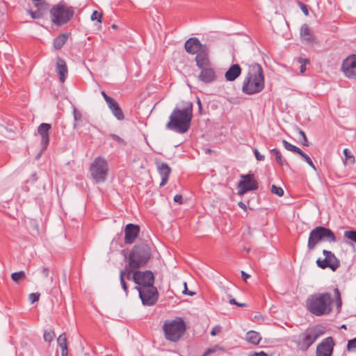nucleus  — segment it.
Wrapping results in <instances>:
<instances>
[{"instance_id":"f257e3e1","label":"nucleus","mask_w":356,"mask_h":356,"mask_svg":"<svg viewBox=\"0 0 356 356\" xmlns=\"http://www.w3.org/2000/svg\"><path fill=\"white\" fill-rule=\"evenodd\" d=\"M192 118L193 104L188 102L182 109L178 107L173 109L165 127L177 133L184 134L190 129Z\"/></svg>"},{"instance_id":"f03ea898","label":"nucleus","mask_w":356,"mask_h":356,"mask_svg":"<svg viewBox=\"0 0 356 356\" xmlns=\"http://www.w3.org/2000/svg\"><path fill=\"white\" fill-rule=\"evenodd\" d=\"M334 299L330 293H314L306 300L307 310L316 316L330 314L332 311Z\"/></svg>"},{"instance_id":"7ed1b4c3","label":"nucleus","mask_w":356,"mask_h":356,"mask_svg":"<svg viewBox=\"0 0 356 356\" xmlns=\"http://www.w3.org/2000/svg\"><path fill=\"white\" fill-rule=\"evenodd\" d=\"M246 73L242 83L241 89H263L264 87V74L261 66L255 63H245Z\"/></svg>"},{"instance_id":"20e7f679","label":"nucleus","mask_w":356,"mask_h":356,"mask_svg":"<svg viewBox=\"0 0 356 356\" xmlns=\"http://www.w3.org/2000/svg\"><path fill=\"white\" fill-rule=\"evenodd\" d=\"M337 239L334 233L329 228L318 226L309 233L307 248L309 250H314L321 242L335 243Z\"/></svg>"},{"instance_id":"39448f33","label":"nucleus","mask_w":356,"mask_h":356,"mask_svg":"<svg viewBox=\"0 0 356 356\" xmlns=\"http://www.w3.org/2000/svg\"><path fill=\"white\" fill-rule=\"evenodd\" d=\"M324 333L323 327L319 325L307 328L299 334L296 341L297 347L301 351L307 350Z\"/></svg>"},{"instance_id":"423d86ee","label":"nucleus","mask_w":356,"mask_h":356,"mask_svg":"<svg viewBox=\"0 0 356 356\" xmlns=\"http://www.w3.org/2000/svg\"><path fill=\"white\" fill-rule=\"evenodd\" d=\"M150 247L146 243L135 245L129 255V262L133 267H143L151 257Z\"/></svg>"},{"instance_id":"0eeeda50","label":"nucleus","mask_w":356,"mask_h":356,"mask_svg":"<svg viewBox=\"0 0 356 356\" xmlns=\"http://www.w3.org/2000/svg\"><path fill=\"white\" fill-rule=\"evenodd\" d=\"M163 330L167 340L176 342L184 334L186 325L181 318L177 317L174 320L165 321L163 325Z\"/></svg>"},{"instance_id":"6e6552de","label":"nucleus","mask_w":356,"mask_h":356,"mask_svg":"<svg viewBox=\"0 0 356 356\" xmlns=\"http://www.w3.org/2000/svg\"><path fill=\"white\" fill-rule=\"evenodd\" d=\"M74 15L72 7H68L64 3L54 6L50 10L51 22L56 25H62L68 22Z\"/></svg>"},{"instance_id":"1a4fd4ad","label":"nucleus","mask_w":356,"mask_h":356,"mask_svg":"<svg viewBox=\"0 0 356 356\" xmlns=\"http://www.w3.org/2000/svg\"><path fill=\"white\" fill-rule=\"evenodd\" d=\"M108 171L107 161L102 157H97L90 166V175L96 184L106 181Z\"/></svg>"},{"instance_id":"9d476101","label":"nucleus","mask_w":356,"mask_h":356,"mask_svg":"<svg viewBox=\"0 0 356 356\" xmlns=\"http://www.w3.org/2000/svg\"><path fill=\"white\" fill-rule=\"evenodd\" d=\"M136 289L139 293V297L143 305L153 306L156 303L159 298V293L154 286L145 288L136 287Z\"/></svg>"},{"instance_id":"9b49d317","label":"nucleus","mask_w":356,"mask_h":356,"mask_svg":"<svg viewBox=\"0 0 356 356\" xmlns=\"http://www.w3.org/2000/svg\"><path fill=\"white\" fill-rule=\"evenodd\" d=\"M133 281L138 285L137 287L145 288L154 286V276L152 271L136 270L133 275Z\"/></svg>"},{"instance_id":"f8f14e48","label":"nucleus","mask_w":356,"mask_h":356,"mask_svg":"<svg viewBox=\"0 0 356 356\" xmlns=\"http://www.w3.org/2000/svg\"><path fill=\"white\" fill-rule=\"evenodd\" d=\"M323 254L325 259L323 260L318 259L316 261L317 266L322 269L330 268L332 270L335 271L340 266L339 260L330 250H323Z\"/></svg>"},{"instance_id":"ddd939ff","label":"nucleus","mask_w":356,"mask_h":356,"mask_svg":"<svg viewBox=\"0 0 356 356\" xmlns=\"http://www.w3.org/2000/svg\"><path fill=\"white\" fill-rule=\"evenodd\" d=\"M241 177L243 180L238 184V195H241L249 191H254L258 188V184L253 174L241 175Z\"/></svg>"},{"instance_id":"4468645a","label":"nucleus","mask_w":356,"mask_h":356,"mask_svg":"<svg viewBox=\"0 0 356 356\" xmlns=\"http://www.w3.org/2000/svg\"><path fill=\"white\" fill-rule=\"evenodd\" d=\"M341 70L348 79H356V55L352 54L345 58L341 65Z\"/></svg>"},{"instance_id":"2eb2a0df","label":"nucleus","mask_w":356,"mask_h":356,"mask_svg":"<svg viewBox=\"0 0 356 356\" xmlns=\"http://www.w3.org/2000/svg\"><path fill=\"white\" fill-rule=\"evenodd\" d=\"M334 343L332 337H328L316 346V356H332L333 354Z\"/></svg>"},{"instance_id":"dca6fc26","label":"nucleus","mask_w":356,"mask_h":356,"mask_svg":"<svg viewBox=\"0 0 356 356\" xmlns=\"http://www.w3.org/2000/svg\"><path fill=\"white\" fill-rule=\"evenodd\" d=\"M207 46V44H202L197 38H190L184 44L186 51L192 55L197 54Z\"/></svg>"},{"instance_id":"f3484780","label":"nucleus","mask_w":356,"mask_h":356,"mask_svg":"<svg viewBox=\"0 0 356 356\" xmlns=\"http://www.w3.org/2000/svg\"><path fill=\"white\" fill-rule=\"evenodd\" d=\"M140 232L138 225L129 223L127 224L124 229V243L126 244L133 243L138 237Z\"/></svg>"},{"instance_id":"a211bd4d","label":"nucleus","mask_w":356,"mask_h":356,"mask_svg":"<svg viewBox=\"0 0 356 356\" xmlns=\"http://www.w3.org/2000/svg\"><path fill=\"white\" fill-rule=\"evenodd\" d=\"M300 37L301 41L307 44H313L316 39L312 31L307 24H304L301 26Z\"/></svg>"},{"instance_id":"6ab92c4d","label":"nucleus","mask_w":356,"mask_h":356,"mask_svg":"<svg viewBox=\"0 0 356 356\" xmlns=\"http://www.w3.org/2000/svg\"><path fill=\"white\" fill-rule=\"evenodd\" d=\"M51 129V124L42 123L38 128V131L41 136L42 151L44 150L49 143V131Z\"/></svg>"},{"instance_id":"aec40b11","label":"nucleus","mask_w":356,"mask_h":356,"mask_svg":"<svg viewBox=\"0 0 356 356\" xmlns=\"http://www.w3.org/2000/svg\"><path fill=\"white\" fill-rule=\"evenodd\" d=\"M195 61L197 66L200 69H203L206 67H209L210 62L209 58V47L207 46L205 49H203L196 54Z\"/></svg>"},{"instance_id":"412c9836","label":"nucleus","mask_w":356,"mask_h":356,"mask_svg":"<svg viewBox=\"0 0 356 356\" xmlns=\"http://www.w3.org/2000/svg\"><path fill=\"white\" fill-rule=\"evenodd\" d=\"M56 72L59 76L60 82L63 83L68 74V70L65 60L60 57H57L56 59Z\"/></svg>"},{"instance_id":"4be33fe9","label":"nucleus","mask_w":356,"mask_h":356,"mask_svg":"<svg viewBox=\"0 0 356 356\" xmlns=\"http://www.w3.org/2000/svg\"><path fill=\"white\" fill-rule=\"evenodd\" d=\"M242 70L238 64H233L225 74V78L227 81L236 80L241 74Z\"/></svg>"},{"instance_id":"5701e85b","label":"nucleus","mask_w":356,"mask_h":356,"mask_svg":"<svg viewBox=\"0 0 356 356\" xmlns=\"http://www.w3.org/2000/svg\"><path fill=\"white\" fill-rule=\"evenodd\" d=\"M158 171L161 177V182L160 186H163L168 182L171 169L166 163H158L157 165Z\"/></svg>"},{"instance_id":"b1692460","label":"nucleus","mask_w":356,"mask_h":356,"mask_svg":"<svg viewBox=\"0 0 356 356\" xmlns=\"http://www.w3.org/2000/svg\"><path fill=\"white\" fill-rule=\"evenodd\" d=\"M201 70L202 71L199 74L200 80L206 83H211L215 81L216 74L212 68L206 67Z\"/></svg>"},{"instance_id":"393cba45","label":"nucleus","mask_w":356,"mask_h":356,"mask_svg":"<svg viewBox=\"0 0 356 356\" xmlns=\"http://www.w3.org/2000/svg\"><path fill=\"white\" fill-rule=\"evenodd\" d=\"M57 343L58 346L61 349V355L62 356H68V349H67V338L65 333L61 334L58 339Z\"/></svg>"},{"instance_id":"a878e982","label":"nucleus","mask_w":356,"mask_h":356,"mask_svg":"<svg viewBox=\"0 0 356 356\" xmlns=\"http://www.w3.org/2000/svg\"><path fill=\"white\" fill-rule=\"evenodd\" d=\"M140 268L139 267H133L130 266V263L128 262L127 264L125 265V267L123 270H121L120 272L124 273V278L128 280H133V275L136 272V269Z\"/></svg>"},{"instance_id":"bb28decb","label":"nucleus","mask_w":356,"mask_h":356,"mask_svg":"<svg viewBox=\"0 0 356 356\" xmlns=\"http://www.w3.org/2000/svg\"><path fill=\"white\" fill-rule=\"evenodd\" d=\"M246 339L249 342L253 344H258L261 337L259 332L251 330L247 332Z\"/></svg>"},{"instance_id":"cd10ccee","label":"nucleus","mask_w":356,"mask_h":356,"mask_svg":"<svg viewBox=\"0 0 356 356\" xmlns=\"http://www.w3.org/2000/svg\"><path fill=\"white\" fill-rule=\"evenodd\" d=\"M67 35L60 34L54 40V47L56 49H60L67 40Z\"/></svg>"},{"instance_id":"c85d7f7f","label":"nucleus","mask_w":356,"mask_h":356,"mask_svg":"<svg viewBox=\"0 0 356 356\" xmlns=\"http://www.w3.org/2000/svg\"><path fill=\"white\" fill-rule=\"evenodd\" d=\"M334 299L337 306V313L339 314L341 310L342 307V300L341 298V294L338 288H335L334 289Z\"/></svg>"},{"instance_id":"c756f323","label":"nucleus","mask_w":356,"mask_h":356,"mask_svg":"<svg viewBox=\"0 0 356 356\" xmlns=\"http://www.w3.org/2000/svg\"><path fill=\"white\" fill-rule=\"evenodd\" d=\"M112 111V113L113 115L118 120H123L124 119V115L123 114V112L120 107L119 106V104H117L114 106V107H112L110 108Z\"/></svg>"},{"instance_id":"7c9ffc66","label":"nucleus","mask_w":356,"mask_h":356,"mask_svg":"<svg viewBox=\"0 0 356 356\" xmlns=\"http://www.w3.org/2000/svg\"><path fill=\"white\" fill-rule=\"evenodd\" d=\"M270 152L271 154L275 155L277 162L280 165H286L289 166V163L284 159H282V156L278 149H277L276 148H273L270 150Z\"/></svg>"},{"instance_id":"2f4dec72","label":"nucleus","mask_w":356,"mask_h":356,"mask_svg":"<svg viewBox=\"0 0 356 356\" xmlns=\"http://www.w3.org/2000/svg\"><path fill=\"white\" fill-rule=\"evenodd\" d=\"M282 144L286 150L294 152V153H297L298 154H301L302 149H300L299 147H296V145L291 144L286 140H282Z\"/></svg>"},{"instance_id":"473e14b6","label":"nucleus","mask_w":356,"mask_h":356,"mask_svg":"<svg viewBox=\"0 0 356 356\" xmlns=\"http://www.w3.org/2000/svg\"><path fill=\"white\" fill-rule=\"evenodd\" d=\"M35 6L36 7H38V10L36 11L29 10V13L31 15L32 19H40L42 17V13L40 10V7L42 6V3H35Z\"/></svg>"},{"instance_id":"72a5a7b5","label":"nucleus","mask_w":356,"mask_h":356,"mask_svg":"<svg viewBox=\"0 0 356 356\" xmlns=\"http://www.w3.org/2000/svg\"><path fill=\"white\" fill-rule=\"evenodd\" d=\"M11 278L14 282H19V280L25 278V273L22 270L19 272H15L11 274Z\"/></svg>"},{"instance_id":"f704fd0d","label":"nucleus","mask_w":356,"mask_h":356,"mask_svg":"<svg viewBox=\"0 0 356 356\" xmlns=\"http://www.w3.org/2000/svg\"><path fill=\"white\" fill-rule=\"evenodd\" d=\"M298 133L301 136V139L300 140V143L308 147L309 145V143L305 133L300 129L298 128Z\"/></svg>"},{"instance_id":"c9c22d12","label":"nucleus","mask_w":356,"mask_h":356,"mask_svg":"<svg viewBox=\"0 0 356 356\" xmlns=\"http://www.w3.org/2000/svg\"><path fill=\"white\" fill-rule=\"evenodd\" d=\"M55 337L54 332L52 330H46L44 333V340L47 342H51L53 341Z\"/></svg>"},{"instance_id":"e433bc0d","label":"nucleus","mask_w":356,"mask_h":356,"mask_svg":"<svg viewBox=\"0 0 356 356\" xmlns=\"http://www.w3.org/2000/svg\"><path fill=\"white\" fill-rule=\"evenodd\" d=\"M344 236L356 243V231L348 230L344 232Z\"/></svg>"},{"instance_id":"4c0bfd02","label":"nucleus","mask_w":356,"mask_h":356,"mask_svg":"<svg viewBox=\"0 0 356 356\" xmlns=\"http://www.w3.org/2000/svg\"><path fill=\"white\" fill-rule=\"evenodd\" d=\"M271 192L279 197H282L284 195V190L282 188L277 186L275 185H272L271 186Z\"/></svg>"},{"instance_id":"58836bf2","label":"nucleus","mask_w":356,"mask_h":356,"mask_svg":"<svg viewBox=\"0 0 356 356\" xmlns=\"http://www.w3.org/2000/svg\"><path fill=\"white\" fill-rule=\"evenodd\" d=\"M299 155H300L304 159V160L309 165V166H311L314 170H316L314 164L313 163L311 158L308 155H307L302 151L301 152V154H300Z\"/></svg>"},{"instance_id":"ea45409f","label":"nucleus","mask_w":356,"mask_h":356,"mask_svg":"<svg viewBox=\"0 0 356 356\" xmlns=\"http://www.w3.org/2000/svg\"><path fill=\"white\" fill-rule=\"evenodd\" d=\"M120 284L122 285V287L124 291L126 293H127V283L125 282L124 273L120 272Z\"/></svg>"},{"instance_id":"a19ab883","label":"nucleus","mask_w":356,"mask_h":356,"mask_svg":"<svg viewBox=\"0 0 356 356\" xmlns=\"http://www.w3.org/2000/svg\"><path fill=\"white\" fill-rule=\"evenodd\" d=\"M102 17V13L97 12V10H94L91 15V20H92V21L97 20L98 22L101 23Z\"/></svg>"},{"instance_id":"79ce46f5","label":"nucleus","mask_w":356,"mask_h":356,"mask_svg":"<svg viewBox=\"0 0 356 356\" xmlns=\"http://www.w3.org/2000/svg\"><path fill=\"white\" fill-rule=\"evenodd\" d=\"M73 115L74 121L78 122L81 120L82 114L79 111L76 110L74 106L73 107Z\"/></svg>"},{"instance_id":"37998d69","label":"nucleus","mask_w":356,"mask_h":356,"mask_svg":"<svg viewBox=\"0 0 356 356\" xmlns=\"http://www.w3.org/2000/svg\"><path fill=\"white\" fill-rule=\"evenodd\" d=\"M347 349L348 351L356 349V337L348 341L347 344Z\"/></svg>"},{"instance_id":"c03bdc74","label":"nucleus","mask_w":356,"mask_h":356,"mask_svg":"<svg viewBox=\"0 0 356 356\" xmlns=\"http://www.w3.org/2000/svg\"><path fill=\"white\" fill-rule=\"evenodd\" d=\"M40 294L38 293H32L29 296V300L31 304L37 302L39 300Z\"/></svg>"},{"instance_id":"a18cd8bd","label":"nucleus","mask_w":356,"mask_h":356,"mask_svg":"<svg viewBox=\"0 0 356 356\" xmlns=\"http://www.w3.org/2000/svg\"><path fill=\"white\" fill-rule=\"evenodd\" d=\"M299 63L301 64L300 67V71L301 73H304L306 70V64L308 63L307 59L299 58Z\"/></svg>"},{"instance_id":"49530a36","label":"nucleus","mask_w":356,"mask_h":356,"mask_svg":"<svg viewBox=\"0 0 356 356\" xmlns=\"http://www.w3.org/2000/svg\"><path fill=\"white\" fill-rule=\"evenodd\" d=\"M106 102L109 108L114 107V106L118 104V102L111 97H106Z\"/></svg>"},{"instance_id":"de8ad7c7","label":"nucleus","mask_w":356,"mask_h":356,"mask_svg":"<svg viewBox=\"0 0 356 356\" xmlns=\"http://www.w3.org/2000/svg\"><path fill=\"white\" fill-rule=\"evenodd\" d=\"M113 140H116L119 144L125 145V142L122 138L116 134H111L110 136Z\"/></svg>"},{"instance_id":"09e8293b","label":"nucleus","mask_w":356,"mask_h":356,"mask_svg":"<svg viewBox=\"0 0 356 356\" xmlns=\"http://www.w3.org/2000/svg\"><path fill=\"white\" fill-rule=\"evenodd\" d=\"M254 154L257 161H264L265 159L264 155L261 154L257 149H254Z\"/></svg>"},{"instance_id":"8fccbe9b","label":"nucleus","mask_w":356,"mask_h":356,"mask_svg":"<svg viewBox=\"0 0 356 356\" xmlns=\"http://www.w3.org/2000/svg\"><path fill=\"white\" fill-rule=\"evenodd\" d=\"M229 302L231 305H237L238 307H246V304L245 303H239V302H236V300L234 298H230L229 300Z\"/></svg>"},{"instance_id":"3c124183","label":"nucleus","mask_w":356,"mask_h":356,"mask_svg":"<svg viewBox=\"0 0 356 356\" xmlns=\"http://www.w3.org/2000/svg\"><path fill=\"white\" fill-rule=\"evenodd\" d=\"M299 4H300V9L303 12V13L306 16H307L309 15V11H308L307 6L305 4H304L303 3H299Z\"/></svg>"},{"instance_id":"603ef678","label":"nucleus","mask_w":356,"mask_h":356,"mask_svg":"<svg viewBox=\"0 0 356 356\" xmlns=\"http://www.w3.org/2000/svg\"><path fill=\"white\" fill-rule=\"evenodd\" d=\"M249 356H268V355L264 351H260L251 353Z\"/></svg>"},{"instance_id":"864d4df0","label":"nucleus","mask_w":356,"mask_h":356,"mask_svg":"<svg viewBox=\"0 0 356 356\" xmlns=\"http://www.w3.org/2000/svg\"><path fill=\"white\" fill-rule=\"evenodd\" d=\"M343 154L347 159H352L353 161L354 160V157L350 154V152H349V150L348 149H343Z\"/></svg>"},{"instance_id":"5fc2aeb1","label":"nucleus","mask_w":356,"mask_h":356,"mask_svg":"<svg viewBox=\"0 0 356 356\" xmlns=\"http://www.w3.org/2000/svg\"><path fill=\"white\" fill-rule=\"evenodd\" d=\"M228 101L232 104H239L241 102V99L237 97V98H234V97H232L230 99H228Z\"/></svg>"},{"instance_id":"6e6d98bb","label":"nucleus","mask_w":356,"mask_h":356,"mask_svg":"<svg viewBox=\"0 0 356 356\" xmlns=\"http://www.w3.org/2000/svg\"><path fill=\"white\" fill-rule=\"evenodd\" d=\"M174 201L175 202H178L179 204H181L182 203V196L181 195H176L174 197Z\"/></svg>"},{"instance_id":"4d7b16f0","label":"nucleus","mask_w":356,"mask_h":356,"mask_svg":"<svg viewBox=\"0 0 356 356\" xmlns=\"http://www.w3.org/2000/svg\"><path fill=\"white\" fill-rule=\"evenodd\" d=\"M184 286H185V289L183 291V293L188 295V296H193L195 294L194 292L188 291L186 282H184Z\"/></svg>"},{"instance_id":"13d9d810","label":"nucleus","mask_w":356,"mask_h":356,"mask_svg":"<svg viewBox=\"0 0 356 356\" xmlns=\"http://www.w3.org/2000/svg\"><path fill=\"white\" fill-rule=\"evenodd\" d=\"M49 270L48 268L43 267L42 270V273L44 277H47L49 276Z\"/></svg>"},{"instance_id":"bf43d9fd","label":"nucleus","mask_w":356,"mask_h":356,"mask_svg":"<svg viewBox=\"0 0 356 356\" xmlns=\"http://www.w3.org/2000/svg\"><path fill=\"white\" fill-rule=\"evenodd\" d=\"M241 277L244 281H246L248 278L250 277V275L247 274L244 271H241Z\"/></svg>"},{"instance_id":"052dcab7","label":"nucleus","mask_w":356,"mask_h":356,"mask_svg":"<svg viewBox=\"0 0 356 356\" xmlns=\"http://www.w3.org/2000/svg\"><path fill=\"white\" fill-rule=\"evenodd\" d=\"M242 91L247 95H253L254 93L259 92L260 90H242Z\"/></svg>"},{"instance_id":"680f3d73","label":"nucleus","mask_w":356,"mask_h":356,"mask_svg":"<svg viewBox=\"0 0 356 356\" xmlns=\"http://www.w3.org/2000/svg\"><path fill=\"white\" fill-rule=\"evenodd\" d=\"M238 207H239L240 208H241V209H244V210H246V209H247V207H246L245 204V203H243V202H239L238 203Z\"/></svg>"},{"instance_id":"e2e57ef3","label":"nucleus","mask_w":356,"mask_h":356,"mask_svg":"<svg viewBox=\"0 0 356 356\" xmlns=\"http://www.w3.org/2000/svg\"><path fill=\"white\" fill-rule=\"evenodd\" d=\"M197 104L198 105L199 111L201 112L202 109V104H201L200 99L199 97H197Z\"/></svg>"},{"instance_id":"0e129e2a","label":"nucleus","mask_w":356,"mask_h":356,"mask_svg":"<svg viewBox=\"0 0 356 356\" xmlns=\"http://www.w3.org/2000/svg\"><path fill=\"white\" fill-rule=\"evenodd\" d=\"M220 331V330L217 327L214 328L212 330V331L211 332V334L212 336H215L217 334V333Z\"/></svg>"},{"instance_id":"69168bd1","label":"nucleus","mask_w":356,"mask_h":356,"mask_svg":"<svg viewBox=\"0 0 356 356\" xmlns=\"http://www.w3.org/2000/svg\"><path fill=\"white\" fill-rule=\"evenodd\" d=\"M102 95L104 97V99L106 100V97H108L104 92V90H102Z\"/></svg>"},{"instance_id":"338daca9","label":"nucleus","mask_w":356,"mask_h":356,"mask_svg":"<svg viewBox=\"0 0 356 356\" xmlns=\"http://www.w3.org/2000/svg\"><path fill=\"white\" fill-rule=\"evenodd\" d=\"M341 328H342V329H345V330H346V325H342L341 326Z\"/></svg>"},{"instance_id":"774afa93","label":"nucleus","mask_w":356,"mask_h":356,"mask_svg":"<svg viewBox=\"0 0 356 356\" xmlns=\"http://www.w3.org/2000/svg\"><path fill=\"white\" fill-rule=\"evenodd\" d=\"M112 28H113V29H116V28H117V26H116V25L113 24V25H112Z\"/></svg>"}]
</instances>
